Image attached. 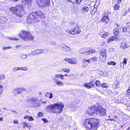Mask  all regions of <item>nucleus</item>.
<instances>
[{
  "label": "nucleus",
  "mask_w": 130,
  "mask_h": 130,
  "mask_svg": "<svg viewBox=\"0 0 130 130\" xmlns=\"http://www.w3.org/2000/svg\"><path fill=\"white\" fill-rule=\"evenodd\" d=\"M98 119L94 118L85 119L83 124L87 130H95L97 129L99 125Z\"/></svg>",
  "instance_id": "f257e3e1"
},
{
  "label": "nucleus",
  "mask_w": 130,
  "mask_h": 130,
  "mask_svg": "<svg viewBox=\"0 0 130 130\" xmlns=\"http://www.w3.org/2000/svg\"><path fill=\"white\" fill-rule=\"evenodd\" d=\"M64 107V105L61 102L48 105L47 106L46 110L50 112L58 114L62 112Z\"/></svg>",
  "instance_id": "f03ea898"
},
{
  "label": "nucleus",
  "mask_w": 130,
  "mask_h": 130,
  "mask_svg": "<svg viewBox=\"0 0 130 130\" xmlns=\"http://www.w3.org/2000/svg\"><path fill=\"white\" fill-rule=\"evenodd\" d=\"M44 15L43 13L40 11L36 12H32L28 15L27 20L28 23H30L33 21L38 22L43 18Z\"/></svg>",
  "instance_id": "7ed1b4c3"
},
{
  "label": "nucleus",
  "mask_w": 130,
  "mask_h": 130,
  "mask_svg": "<svg viewBox=\"0 0 130 130\" xmlns=\"http://www.w3.org/2000/svg\"><path fill=\"white\" fill-rule=\"evenodd\" d=\"M92 108L96 111V114L101 117H103L106 114L105 109L101 106L96 104L92 106Z\"/></svg>",
  "instance_id": "20e7f679"
},
{
  "label": "nucleus",
  "mask_w": 130,
  "mask_h": 130,
  "mask_svg": "<svg viewBox=\"0 0 130 130\" xmlns=\"http://www.w3.org/2000/svg\"><path fill=\"white\" fill-rule=\"evenodd\" d=\"M19 35L21 37L22 39L24 41H27L33 39L34 37L28 31L22 30L21 34H19Z\"/></svg>",
  "instance_id": "39448f33"
},
{
  "label": "nucleus",
  "mask_w": 130,
  "mask_h": 130,
  "mask_svg": "<svg viewBox=\"0 0 130 130\" xmlns=\"http://www.w3.org/2000/svg\"><path fill=\"white\" fill-rule=\"evenodd\" d=\"M10 11H13L14 15L19 17L22 16L21 13L23 8L21 5H19L15 7H11L10 8Z\"/></svg>",
  "instance_id": "423d86ee"
},
{
  "label": "nucleus",
  "mask_w": 130,
  "mask_h": 130,
  "mask_svg": "<svg viewBox=\"0 0 130 130\" xmlns=\"http://www.w3.org/2000/svg\"><path fill=\"white\" fill-rule=\"evenodd\" d=\"M50 0H37V4L39 6H46L50 3Z\"/></svg>",
  "instance_id": "0eeeda50"
},
{
  "label": "nucleus",
  "mask_w": 130,
  "mask_h": 130,
  "mask_svg": "<svg viewBox=\"0 0 130 130\" xmlns=\"http://www.w3.org/2000/svg\"><path fill=\"white\" fill-rule=\"evenodd\" d=\"M67 32L69 34L74 35L80 33L81 32V30L78 27H76L73 29H72L71 30H67Z\"/></svg>",
  "instance_id": "6e6552de"
},
{
  "label": "nucleus",
  "mask_w": 130,
  "mask_h": 130,
  "mask_svg": "<svg viewBox=\"0 0 130 130\" xmlns=\"http://www.w3.org/2000/svg\"><path fill=\"white\" fill-rule=\"evenodd\" d=\"M30 101L34 106L37 107L40 105V103L39 101L36 98H32L30 100H28L27 101L28 102H30Z\"/></svg>",
  "instance_id": "1a4fd4ad"
},
{
  "label": "nucleus",
  "mask_w": 130,
  "mask_h": 130,
  "mask_svg": "<svg viewBox=\"0 0 130 130\" xmlns=\"http://www.w3.org/2000/svg\"><path fill=\"white\" fill-rule=\"evenodd\" d=\"M65 61L72 64H76L77 63V60L74 58L68 59V58H66L63 60V62H64Z\"/></svg>",
  "instance_id": "9d476101"
},
{
  "label": "nucleus",
  "mask_w": 130,
  "mask_h": 130,
  "mask_svg": "<svg viewBox=\"0 0 130 130\" xmlns=\"http://www.w3.org/2000/svg\"><path fill=\"white\" fill-rule=\"evenodd\" d=\"M130 46V43L128 41L124 42L122 43L120 46L121 48L123 49H126Z\"/></svg>",
  "instance_id": "9b49d317"
},
{
  "label": "nucleus",
  "mask_w": 130,
  "mask_h": 130,
  "mask_svg": "<svg viewBox=\"0 0 130 130\" xmlns=\"http://www.w3.org/2000/svg\"><path fill=\"white\" fill-rule=\"evenodd\" d=\"M102 21L106 22V23H107L108 22L109 20V17L107 13L104 12L103 15V17L102 19Z\"/></svg>",
  "instance_id": "f8f14e48"
},
{
  "label": "nucleus",
  "mask_w": 130,
  "mask_h": 130,
  "mask_svg": "<svg viewBox=\"0 0 130 130\" xmlns=\"http://www.w3.org/2000/svg\"><path fill=\"white\" fill-rule=\"evenodd\" d=\"M94 110L92 108V107L91 108H88L86 111L87 113L90 115L92 116L94 115L95 113Z\"/></svg>",
  "instance_id": "ddd939ff"
},
{
  "label": "nucleus",
  "mask_w": 130,
  "mask_h": 130,
  "mask_svg": "<svg viewBox=\"0 0 130 130\" xmlns=\"http://www.w3.org/2000/svg\"><path fill=\"white\" fill-rule=\"evenodd\" d=\"M89 10V8L87 6H83L81 9V11L84 13L88 12Z\"/></svg>",
  "instance_id": "4468645a"
},
{
  "label": "nucleus",
  "mask_w": 130,
  "mask_h": 130,
  "mask_svg": "<svg viewBox=\"0 0 130 130\" xmlns=\"http://www.w3.org/2000/svg\"><path fill=\"white\" fill-rule=\"evenodd\" d=\"M61 47L63 49V50L66 51L70 52L71 50V49L69 47L64 44L61 45Z\"/></svg>",
  "instance_id": "2eb2a0df"
},
{
  "label": "nucleus",
  "mask_w": 130,
  "mask_h": 130,
  "mask_svg": "<svg viewBox=\"0 0 130 130\" xmlns=\"http://www.w3.org/2000/svg\"><path fill=\"white\" fill-rule=\"evenodd\" d=\"M89 84L87 83L84 84V86L88 89H90L91 87H93L95 86L94 85L92 84V82H90Z\"/></svg>",
  "instance_id": "dca6fc26"
},
{
  "label": "nucleus",
  "mask_w": 130,
  "mask_h": 130,
  "mask_svg": "<svg viewBox=\"0 0 130 130\" xmlns=\"http://www.w3.org/2000/svg\"><path fill=\"white\" fill-rule=\"evenodd\" d=\"M55 82L59 86H62L63 85V84L60 81L56 79V78H53Z\"/></svg>",
  "instance_id": "f3484780"
},
{
  "label": "nucleus",
  "mask_w": 130,
  "mask_h": 130,
  "mask_svg": "<svg viewBox=\"0 0 130 130\" xmlns=\"http://www.w3.org/2000/svg\"><path fill=\"white\" fill-rule=\"evenodd\" d=\"M77 104L76 103H73L71 106V111L76 110L77 108Z\"/></svg>",
  "instance_id": "a211bd4d"
},
{
  "label": "nucleus",
  "mask_w": 130,
  "mask_h": 130,
  "mask_svg": "<svg viewBox=\"0 0 130 130\" xmlns=\"http://www.w3.org/2000/svg\"><path fill=\"white\" fill-rule=\"evenodd\" d=\"M22 90H13L12 92L15 95L21 93L22 92Z\"/></svg>",
  "instance_id": "6ab92c4d"
},
{
  "label": "nucleus",
  "mask_w": 130,
  "mask_h": 130,
  "mask_svg": "<svg viewBox=\"0 0 130 130\" xmlns=\"http://www.w3.org/2000/svg\"><path fill=\"white\" fill-rule=\"evenodd\" d=\"M95 51L94 50L92 49L90 50L89 51H88L86 52H85L84 53L85 54L87 55H88L91 54L92 53H95Z\"/></svg>",
  "instance_id": "aec40b11"
},
{
  "label": "nucleus",
  "mask_w": 130,
  "mask_h": 130,
  "mask_svg": "<svg viewBox=\"0 0 130 130\" xmlns=\"http://www.w3.org/2000/svg\"><path fill=\"white\" fill-rule=\"evenodd\" d=\"M95 51L94 50L92 49L90 50L89 51H88L86 52H85L84 53L85 54L87 55H88L91 54L92 53H95Z\"/></svg>",
  "instance_id": "412c9836"
},
{
  "label": "nucleus",
  "mask_w": 130,
  "mask_h": 130,
  "mask_svg": "<svg viewBox=\"0 0 130 130\" xmlns=\"http://www.w3.org/2000/svg\"><path fill=\"white\" fill-rule=\"evenodd\" d=\"M109 118L108 119L109 120L113 121L114 122L115 121V119L118 118L117 116L115 115L109 116Z\"/></svg>",
  "instance_id": "4be33fe9"
},
{
  "label": "nucleus",
  "mask_w": 130,
  "mask_h": 130,
  "mask_svg": "<svg viewBox=\"0 0 130 130\" xmlns=\"http://www.w3.org/2000/svg\"><path fill=\"white\" fill-rule=\"evenodd\" d=\"M117 38L113 37H111L109 38L107 40V42L108 43L112 42L114 40H116Z\"/></svg>",
  "instance_id": "5701e85b"
},
{
  "label": "nucleus",
  "mask_w": 130,
  "mask_h": 130,
  "mask_svg": "<svg viewBox=\"0 0 130 130\" xmlns=\"http://www.w3.org/2000/svg\"><path fill=\"white\" fill-rule=\"evenodd\" d=\"M21 21L20 19L19 18H13L11 20V21L17 23H19Z\"/></svg>",
  "instance_id": "b1692460"
},
{
  "label": "nucleus",
  "mask_w": 130,
  "mask_h": 130,
  "mask_svg": "<svg viewBox=\"0 0 130 130\" xmlns=\"http://www.w3.org/2000/svg\"><path fill=\"white\" fill-rule=\"evenodd\" d=\"M23 118L24 119H27L29 121H31L34 120V119L32 117L30 116H26L24 117Z\"/></svg>",
  "instance_id": "393cba45"
},
{
  "label": "nucleus",
  "mask_w": 130,
  "mask_h": 130,
  "mask_svg": "<svg viewBox=\"0 0 130 130\" xmlns=\"http://www.w3.org/2000/svg\"><path fill=\"white\" fill-rule=\"evenodd\" d=\"M100 55L105 56H106V52L105 49H103L101 51Z\"/></svg>",
  "instance_id": "a878e982"
},
{
  "label": "nucleus",
  "mask_w": 130,
  "mask_h": 130,
  "mask_svg": "<svg viewBox=\"0 0 130 130\" xmlns=\"http://www.w3.org/2000/svg\"><path fill=\"white\" fill-rule=\"evenodd\" d=\"M106 57L105 56L100 55L99 57L100 60L102 62H104L106 60Z\"/></svg>",
  "instance_id": "bb28decb"
},
{
  "label": "nucleus",
  "mask_w": 130,
  "mask_h": 130,
  "mask_svg": "<svg viewBox=\"0 0 130 130\" xmlns=\"http://www.w3.org/2000/svg\"><path fill=\"white\" fill-rule=\"evenodd\" d=\"M70 2L72 3H76L77 4H79L82 0H68Z\"/></svg>",
  "instance_id": "cd10ccee"
},
{
  "label": "nucleus",
  "mask_w": 130,
  "mask_h": 130,
  "mask_svg": "<svg viewBox=\"0 0 130 130\" xmlns=\"http://www.w3.org/2000/svg\"><path fill=\"white\" fill-rule=\"evenodd\" d=\"M55 77L56 78H61L62 79H64L63 78V75L61 74H56L55 75Z\"/></svg>",
  "instance_id": "c85d7f7f"
},
{
  "label": "nucleus",
  "mask_w": 130,
  "mask_h": 130,
  "mask_svg": "<svg viewBox=\"0 0 130 130\" xmlns=\"http://www.w3.org/2000/svg\"><path fill=\"white\" fill-rule=\"evenodd\" d=\"M114 33L115 36H117L119 34V29L116 28L114 30Z\"/></svg>",
  "instance_id": "c756f323"
},
{
  "label": "nucleus",
  "mask_w": 130,
  "mask_h": 130,
  "mask_svg": "<svg viewBox=\"0 0 130 130\" xmlns=\"http://www.w3.org/2000/svg\"><path fill=\"white\" fill-rule=\"evenodd\" d=\"M82 62L83 63L85 64V62H87L89 63H91V61L89 59H85L82 60Z\"/></svg>",
  "instance_id": "7c9ffc66"
},
{
  "label": "nucleus",
  "mask_w": 130,
  "mask_h": 130,
  "mask_svg": "<svg viewBox=\"0 0 130 130\" xmlns=\"http://www.w3.org/2000/svg\"><path fill=\"white\" fill-rule=\"evenodd\" d=\"M45 96L49 98H51L52 97V94L50 92L47 93L45 95Z\"/></svg>",
  "instance_id": "2f4dec72"
},
{
  "label": "nucleus",
  "mask_w": 130,
  "mask_h": 130,
  "mask_svg": "<svg viewBox=\"0 0 130 130\" xmlns=\"http://www.w3.org/2000/svg\"><path fill=\"white\" fill-rule=\"evenodd\" d=\"M110 35V33L108 32H105L103 34L102 37L103 38H105L108 37Z\"/></svg>",
  "instance_id": "473e14b6"
},
{
  "label": "nucleus",
  "mask_w": 130,
  "mask_h": 130,
  "mask_svg": "<svg viewBox=\"0 0 130 130\" xmlns=\"http://www.w3.org/2000/svg\"><path fill=\"white\" fill-rule=\"evenodd\" d=\"M43 50L42 49H40L36 50L35 51V52H36V53H35V54H39L43 52Z\"/></svg>",
  "instance_id": "72a5a7b5"
},
{
  "label": "nucleus",
  "mask_w": 130,
  "mask_h": 130,
  "mask_svg": "<svg viewBox=\"0 0 130 130\" xmlns=\"http://www.w3.org/2000/svg\"><path fill=\"white\" fill-rule=\"evenodd\" d=\"M119 4L115 5L114 7V8L115 10H118L119 9L120 7V5H118Z\"/></svg>",
  "instance_id": "f704fd0d"
},
{
  "label": "nucleus",
  "mask_w": 130,
  "mask_h": 130,
  "mask_svg": "<svg viewBox=\"0 0 130 130\" xmlns=\"http://www.w3.org/2000/svg\"><path fill=\"white\" fill-rule=\"evenodd\" d=\"M62 71L63 72L67 73H69L70 71V69L68 68H63L62 69Z\"/></svg>",
  "instance_id": "c9c22d12"
},
{
  "label": "nucleus",
  "mask_w": 130,
  "mask_h": 130,
  "mask_svg": "<svg viewBox=\"0 0 130 130\" xmlns=\"http://www.w3.org/2000/svg\"><path fill=\"white\" fill-rule=\"evenodd\" d=\"M107 63L109 65H115L116 64V63L115 62L112 61H109Z\"/></svg>",
  "instance_id": "e433bc0d"
},
{
  "label": "nucleus",
  "mask_w": 130,
  "mask_h": 130,
  "mask_svg": "<svg viewBox=\"0 0 130 130\" xmlns=\"http://www.w3.org/2000/svg\"><path fill=\"white\" fill-rule=\"evenodd\" d=\"M98 58L96 57H94L90 58V59L93 62L97 61Z\"/></svg>",
  "instance_id": "4c0bfd02"
},
{
  "label": "nucleus",
  "mask_w": 130,
  "mask_h": 130,
  "mask_svg": "<svg viewBox=\"0 0 130 130\" xmlns=\"http://www.w3.org/2000/svg\"><path fill=\"white\" fill-rule=\"evenodd\" d=\"M21 70H22L24 71H27L28 70V68L26 67H20Z\"/></svg>",
  "instance_id": "58836bf2"
},
{
  "label": "nucleus",
  "mask_w": 130,
  "mask_h": 130,
  "mask_svg": "<svg viewBox=\"0 0 130 130\" xmlns=\"http://www.w3.org/2000/svg\"><path fill=\"white\" fill-rule=\"evenodd\" d=\"M20 67H14L13 69V70L14 72H16L18 70H21Z\"/></svg>",
  "instance_id": "ea45409f"
},
{
  "label": "nucleus",
  "mask_w": 130,
  "mask_h": 130,
  "mask_svg": "<svg viewBox=\"0 0 130 130\" xmlns=\"http://www.w3.org/2000/svg\"><path fill=\"white\" fill-rule=\"evenodd\" d=\"M102 86L104 88H107L108 87V85L106 83H104L102 84Z\"/></svg>",
  "instance_id": "a19ab883"
},
{
  "label": "nucleus",
  "mask_w": 130,
  "mask_h": 130,
  "mask_svg": "<svg viewBox=\"0 0 130 130\" xmlns=\"http://www.w3.org/2000/svg\"><path fill=\"white\" fill-rule=\"evenodd\" d=\"M26 123L25 121L22 122L21 124L23 125V128H24L26 126Z\"/></svg>",
  "instance_id": "79ce46f5"
},
{
  "label": "nucleus",
  "mask_w": 130,
  "mask_h": 130,
  "mask_svg": "<svg viewBox=\"0 0 130 130\" xmlns=\"http://www.w3.org/2000/svg\"><path fill=\"white\" fill-rule=\"evenodd\" d=\"M32 0H23V2L24 1L25 4H28L30 3Z\"/></svg>",
  "instance_id": "37998d69"
},
{
  "label": "nucleus",
  "mask_w": 130,
  "mask_h": 130,
  "mask_svg": "<svg viewBox=\"0 0 130 130\" xmlns=\"http://www.w3.org/2000/svg\"><path fill=\"white\" fill-rule=\"evenodd\" d=\"M95 85L96 86H100L101 85L100 82L98 80L96 81L95 83Z\"/></svg>",
  "instance_id": "c03bdc74"
},
{
  "label": "nucleus",
  "mask_w": 130,
  "mask_h": 130,
  "mask_svg": "<svg viewBox=\"0 0 130 130\" xmlns=\"http://www.w3.org/2000/svg\"><path fill=\"white\" fill-rule=\"evenodd\" d=\"M27 55H26L23 54L21 55V58L22 59H25L27 58Z\"/></svg>",
  "instance_id": "a18cd8bd"
},
{
  "label": "nucleus",
  "mask_w": 130,
  "mask_h": 130,
  "mask_svg": "<svg viewBox=\"0 0 130 130\" xmlns=\"http://www.w3.org/2000/svg\"><path fill=\"white\" fill-rule=\"evenodd\" d=\"M11 47L10 46H8L7 47L4 46L2 48L4 50H6L8 49H10Z\"/></svg>",
  "instance_id": "49530a36"
},
{
  "label": "nucleus",
  "mask_w": 130,
  "mask_h": 130,
  "mask_svg": "<svg viewBox=\"0 0 130 130\" xmlns=\"http://www.w3.org/2000/svg\"><path fill=\"white\" fill-rule=\"evenodd\" d=\"M127 59L125 58H124L123 59L122 63L125 64H126L127 63Z\"/></svg>",
  "instance_id": "de8ad7c7"
},
{
  "label": "nucleus",
  "mask_w": 130,
  "mask_h": 130,
  "mask_svg": "<svg viewBox=\"0 0 130 130\" xmlns=\"http://www.w3.org/2000/svg\"><path fill=\"white\" fill-rule=\"evenodd\" d=\"M9 39H10L11 40H12L15 41V40H19V39H18L17 38H14V37H12V38L10 37V38H9Z\"/></svg>",
  "instance_id": "09e8293b"
},
{
  "label": "nucleus",
  "mask_w": 130,
  "mask_h": 130,
  "mask_svg": "<svg viewBox=\"0 0 130 130\" xmlns=\"http://www.w3.org/2000/svg\"><path fill=\"white\" fill-rule=\"evenodd\" d=\"M43 115V113L41 112H39L37 114V116L38 117H42Z\"/></svg>",
  "instance_id": "8fccbe9b"
},
{
  "label": "nucleus",
  "mask_w": 130,
  "mask_h": 130,
  "mask_svg": "<svg viewBox=\"0 0 130 130\" xmlns=\"http://www.w3.org/2000/svg\"><path fill=\"white\" fill-rule=\"evenodd\" d=\"M84 49H81L79 51V53H80L83 54L84 53Z\"/></svg>",
  "instance_id": "3c124183"
},
{
  "label": "nucleus",
  "mask_w": 130,
  "mask_h": 130,
  "mask_svg": "<svg viewBox=\"0 0 130 130\" xmlns=\"http://www.w3.org/2000/svg\"><path fill=\"white\" fill-rule=\"evenodd\" d=\"M62 118H58L57 119V122L58 123H60L62 121Z\"/></svg>",
  "instance_id": "603ef678"
},
{
  "label": "nucleus",
  "mask_w": 130,
  "mask_h": 130,
  "mask_svg": "<svg viewBox=\"0 0 130 130\" xmlns=\"http://www.w3.org/2000/svg\"><path fill=\"white\" fill-rule=\"evenodd\" d=\"M122 29H123V31L124 32H126L127 31V28L126 27H124L122 28Z\"/></svg>",
  "instance_id": "864d4df0"
},
{
  "label": "nucleus",
  "mask_w": 130,
  "mask_h": 130,
  "mask_svg": "<svg viewBox=\"0 0 130 130\" xmlns=\"http://www.w3.org/2000/svg\"><path fill=\"white\" fill-rule=\"evenodd\" d=\"M0 78L1 80H3L5 78V76L4 75H0Z\"/></svg>",
  "instance_id": "5fc2aeb1"
},
{
  "label": "nucleus",
  "mask_w": 130,
  "mask_h": 130,
  "mask_svg": "<svg viewBox=\"0 0 130 130\" xmlns=\"http://www.w3.org/2000/svg\"><path fill=\"white\" fill-rule=\"evenodd\" d=\"M13 122L14 123L16 124H17L19 123L18 120L17 119L14 120L13 121Z\"/></svg>",
  "instance_id": "6e6d98bb"
},
{
  "label": "nucleus",
  "mask_w": 130,
  "mask_h": 130,
  "mask_svg": "<svg viewBox=\"0 0 130 130\" xmlns=\"http://www.w3.org/2000/svg\"><path fill=\"white\" fill-rule=\"evenodd\" d=\"M42 120L44 121V123H47L48 122V121L45 118H42Z\"/></svg>",
  "instance_id": "4d7b16f0"
},
{
  "label": "nucleus",
  "mask_w": 130,
  "mask_h": 130,
  "mask_svg": "<svg viewBox=\"0 0 130 130\" xmlns=\"http://www.w3.org/2000/svg\"><path fill=\"white\" fill-rule=\"evenodd\" d=\"M126 26L128 27V28H130V23H127L126 24Z\"/></svg>",
  "instance_id": "13d9d810"
},
{
  "label": "nucleus",
  "mask_w": 130,
  "mask_h": 130,
  "mask_svg": "<svg viewBox=\"0 0 130 130\" xmlns=\"http://www.w3.org/2000/svg\"><path fill=\"white\" fill-rule=\"evenodd\" d=\"M22 47V46L21 45H16L15 46V47L17 48H21Z\"/></svg>",
  "instance_id": "bf43d9fd"
},
{
  "label": "nucleus",
  "mask_w": 130,
  "mask_h": 130,
  "mask_svg": "<svg viewBox=\"0 0 130 130\" xmlns=\"http://www.w3.org/2000/svg\"><path fill=\"white\" fill-rule=\"evenodd\" d=\"M122 0H118V2H117V3L118 4H120L121 3Z\"/></svg>",
  "instance_id": "052dcab7"
},
{
  "label": "nucleus",
  "mask_w": 130,
  "mask_h": 130,
  "mask_svg": "<svg viewBox=\"0 0 130 130\" xmlns=\"http://www.w3.org/2000/svg\"><path fill=\"white\" fill-rule=\"evenodd\" d=\"M4 18L3 17H2V18H1V17H0V23H2V20H2Z\"/></svg>",
  "instance_id": "680f3d73"
},
{
  "label": "nucleus",
  "mask_w": 130,
  "mask_h": 130,
  "mask_svg": "<svg viewBox=\"0 0 130 130\" xmlns=\"http://www.w3.org/2000/svg\"><path fill=\"white\" fill-rule=\"evenodd\" d=\"M29 125L28 124L26 123V127H27V128H28L29 127Z\"/></svg>",
  "instance_id": "e2e57ef3"
},
{
  "label": "nucleus",
  "mask_w": 130,
  "mask_h": 130,
  "mask_svg": "<svg viewBox=\"0 0 130 130\" xmlns=\"http://www.w3.org/2000/svg\"><path fill=\"white\" fill-rule=\"evenodd\" d=\"M124 124L123 125H121L120 126L121 127V128H124Z\"/></svg>",
  "instance_id": "0e129e2a"
},
{
  "label": "nucleus",
  "mask_w": 130,
  "mask_h": 130,
  "mask_svg": "<svg viewBox=\"0 0 130 130\" xmlns=\"http://www.w3.org/2000/svg\"><path fill=\"white\" fill-rule=\"evenodd\" d=\"M3 121V118H0V121Z\"/></svg>",
  "instance_id": "69168bd1"
},
{
  "label": "nucleus",
  "mask_w": 130,
  "mask_h": 130,
  "mask_svg": "<svg viewBox=\"0 0 130 130\" xmlns=\"http://www.w3.org/2000/svg\"><path fill=\"white\" fill-rule=\"evenodd\" d=\"M11 111L17 114V111H13L12 110H11Z\"/></svg>",
  "instance_id": "338daca9"
},
{
  "label": "nucleus",
  "mask_w": 130,
  "mask_h": 130,
  "mask_svg": "<svg viewBox=\"0 0 130 130\" xmlns=\"http://www.w3.org/2000/svg\"><path fill=\"white\" fill-rule=\"evenodd\" d=\"M2 92V90H0V95H1Z\"/></svg>",
  "instance_id": "774afa93"
}]
</instances>
